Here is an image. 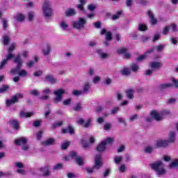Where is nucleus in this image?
<instances>
[{
    "label": "nucleus",
    "mask_w": 178,
    "mask_h": 178,
    "mask_svg": "<svg viewBox=\"0 0 178 178\" xmlns=\"http://www.w3.org/2000/svg\"><path fill=\"white\" fill-rule=\"evenodd\" d=\"M69 145H70V142H65L62 144L61 149H66L67 148V147H69Z\"/></svg>",
    "instance_id": "nucleus-59"
},
{
    "label": "nucleus",
    "mask_w": 178,
    "mask_h": 178,
    "mask_svg": "<svg viewBox=\"0 0 178 178\" xmlns=\"http://www.w3.org/2000/svg\"><path fill=\"white\" fill-rule=\"evenodd\" d=\"M150 166L153 170L156 172L158 177H162L166 175L168 170L165 169V164L161 161H156L152 164Z\"/></svg>",
    "instance_id": "nucleus-2"
},
{
    "label": "nucleus",
    "mask_w": 178,
    "mask_h": 178,
    "mask_svg": "<svg viewBox=\"0 0 178 178\" xmlns=\"http://www.w3.org/2000/svg\"><path fill=\"white\" fill-rule=\"evenodd\" d=\"M147 15L149 16V19H150L151 24L155 26V24L158 23V21L156 20V19H155V17H154V13H152V11H151V10H149L147 11Z\"/></svg>",
    "instance_id": "nucleus-15"
},
{
    "label": "nucleus",
    "mask_w": 178,
    "mask_h": 178,
    "mask_svg": "<svg viewBox=\"0 0 178 178\" xmlns=\"http://www.w3.org/2000/svg\"><path fill=\"white\" fill-rule=\"evenodd\" d=\"M162 66V63L159 62H151L149 63V67L153 70H155L156 69H159Z\"/></svg>",
    "instance_id": "nucleus-26"
},
{
    "label": "nucleus",
    "mask_w": 178,
    "mask_h": 178,
    "mask_svg": "<svg viewBox=\"0 0 178 178\" xmlns=\"http://www.w3.org/2000/svg\"><path fill=\"white\" fill-rule=\"evenodd\" d=\"M3 30H8V19L6 18H2Z\"/></svg>",
    "instance_id": "nucleus-36"
},
{
    "label": "nucleus",
    "mask_w": 178,
    "mask_h": 178,
    "mask_svg": "<svg viewBox=\"0 0 178 178\" xmlns=\"http://www.w3.org/2000/svg\"><path fill=\"white\" fill-rule=\"evenodd\" d=\"M66 133H69L70 136H73L74 134V129H73V126L72 125H68L67 129H62V134H66Z\"/></svg>",
    "instance_id": "nucleus-17"
},
{
    "label": "nucleus",
    "mask_w": 178,
    "mask_h": 178,
    "mask_svg": "<svg viewBox=\"0 0 178 178\" xmlns=\"http://www.w3.org/2000/svg\"><path fill=\"white\" fill-rule=\"evenodd\" d=\"M170 29V27L169 26H166L162 31L161 34H163V35H168L169 34V30Z\"/></svg>",
    "instance_id": "nucleus-41"
},
{
    "label": "nucleus",
    "mask_w": 178,
    "mask_h": 178,
    "mask_svg": "<svg viewBox=\"0 0 178 178\" xmlns=\"http://www.w3.org/2000/svg\"><path fill=\"white\" fill-rule=\"evenodd\" d=\"M120 15H122V11H118L117 13L112 17L113 20H117V19H119L120 17Z\"/></svg>",
    "instance_id": "nucleus-53"
},
{
    "label": "nucleus",
    "mask_w": 178,
    "mask_h": 178,
    "mask_svg": "<svg viewBox=\"0 0 178 178\" xmlns=\"http://www.w3.org/2000/svg\"><path fill=\"white\" fill-rule=\"evenodd\" d=\"M15 145H18V146L23 145L24 144H27V138H26L24 137H22L18 139H16L15 140Z\"/></svg>",
    "instance_id": "nucleus-19"
},
{
    "label": "nucleus",
    "mask_w": 178,
    "mask_h": 178,
    "mask_svg": "<svg viewBox=\"0 0 178 178\" xmlns=\"http://www.w3.org/2000/svg\"><path fill=\"white\" fill-rule=\"evenodd\" d=\"M54 144H55V138H50L42 142V145H44V147L54 145Z\"/></svg>",
    "instance_id": "nucleus-18"
},
{
    "label": "nucleus",
    "mask_w": 178,
    "mask_h": 178,
    "mask_svg": "<svg viewBox=\"0 0 178 178\" xmlns=\"http://www.w3.org/2000/svg\"><path fill=\"white\" fill-rule=\"evenodd\" d=\"M97 54H98L99 56L101 59H106V58L109 57V54L104 53V51L101 49H98L96 50Z\"/></svg>",
    "instance_id": "nucleus-20"
},
{
    "label": "nucleus",
    "mask_w": 178,
    "mask_h": 178,
    "mask_svg": "<svg viewBox=\"0 0 178 178\" xmlns=\"http://www.w3.org/2000/svg\"><path fill=\"white\" fill-rule=\"evenodd\" d=\"M51 51H52V47L49 44H46L42 49L44 56H48L51 54Z\"/></svg>",
    "instance_id": "nucleus-13"
},
{
    "label": "nucleus",
    "mask_w": 178,
    "mask_h": 178,
    "mask_svg": "<svg viewBox=\"0 0 178 178\" xmlns=\"http://www.w3.org/2000/svg\"><path fill=\"white\" fill-rule=\"evenodd\" d=\"M117 52L119 54H126V52H127V49L122 47V48L117 49Z\"/></svg>",
    "instance_id": "nucleus-52"
},
{
    "label": "nucleus",
    "mask_w": 178,
    "mask_h": 178,
    "mask_svg": "<svg viewBox=\"0 0 178 178\" xmlns=\"http://www.w3.org/2000/svg\"><path fill=\"white\" fill-rule=\"evenodd\" d=\"M150 115L152 116L147 118H146V122H152V118L155 119V120H156V122H159L161 120H162V116H161V115H159V113H158V112H156V111H153L150 113Z\"/></svg>",
    "instance_id": "nucleus-9"
},
{
    "label": "nucleus",
    "mask_w": 178,
    "mask_h": 178,
    "mask_svg": "<svg viewBox=\"0 0 178 178\" xmlns=\"http://www.w3.org/2000/svg\"><path fill=\"white\" fill-rule=\"evenodd\" d=\"M14 63L17 64V66L10 70L11 74L16 76L18 74L19 77H26L29 73L26 70H22L23 66V61H22V57L18 55L14 59Z\"/></svg>",
    "instance_id": "nucleus-1"
},
{
    "label": "nucleus",
    "mask_w": 178,
    "mask_h": 178,
    "mask_svg": "<svg viewBox=\"0 0 178 178\" xmlns=\"http://www.w3.org/2000/svg\"><path fill=\"white\" fill-rule=\"evenodd\" d=\"M104 111V107L102 106H99L97 107L95 112L96 113H101Z\"/></svg>",
    "instance_id": "nucleus-62"
},
{
    "label": "nucleus",
    "mask_w": 178,
    "mask_h": 178,
    "mask_svg": "<svg viewBox=\"0 0 178 178\" xmlns=\"http://www.w3.org/2000/svg\"><path fill=\"white\" fill-rule=\"evenodd\" d=\"M116 97H117L118 101H122V99H123V94H122L119 91L116 92Z\"/></svg>",
    "instance_id": "nucleus-55"
},
{
    "label": "nucleus",
    "mask_w": 178,
    "mask_h": 178,
    "mask_svg": "<svg viewBox=\"0 0 178 178\" xmlns=\"http://www.w3.org/2000/svg\"><path fill=\"white\" fill-rule=\"evenodd\" d=\"M43 15L45 19H50L52 17V15H54L52 8H51V4H49V1L48 0H44L42 7Z\"/></svg>",
    "instance_id": "nucleus-4"
},
{
    "label": "nucleus",
    "mask_w": 178,
    "mask_h": 178,
    "mask_svg": "<svg viewBox=\"0 0 178 178\" xmlns=\"http://www.w3.org/2000/svg\"><path fill=\"white\" fill-rule=\"evenodd\" d=\"M63 124V122L62 121L54 122L52 124V129H56V127H60V126H62Z\"/></svg>",
    "instance_id": "nucleus-38"
},
{
    "label": "nucleus",
    "mask_w": 178,
    "mask_h": 178,
    "mask_svg": "<svg viewBox=\"0 0 178 178\" xmlns=\"http://www.w3.org/2000/svg\"><path fill=\"white\" fill-rule=\"evenodd\" d=\"M81 143L84 149H87V148H90V145L88 144V143H87V141L84 140V139H81Z\"/></svg>",
    "instance_id": "nucleus-46"
},
{
    "label": "nucleus",
    "mask_w": 178,
    "mask_h": 178,
    "mask_svg": "<svg viewBox=\"0 0 178 178\" xmlns=\"http://www.w3.org/2000/svg\"><path fill=\"white\" fill-rule=\"evenodd\" d=\"M97 9V6L95 4H89L88 6V10H90V12H92Z\"/></svg>",
    "instance_id": "nucleus-50"
},
{
    "label": "nucleus",
    "mask_w": 178,
    "mask_h": 178,
    "mask_svg": "<svg viewBox=\"0 0 178 178\" xmlns=\"http://www.w3.org/2000/svg\"><path fill=\"white\" fill-rule=\"evenodd\" d=\"M33 76L35 77H40V76H42V71L39 70V71L35 72L33 73Z\"/></svg>",
    "instance_id": "nucleus-63"
},
{
    "label": "nucleus",
    "mask_w": 178,
    "mask_h": 178,
    "mask_svg": "<svg viewBox=\"0 0 178 178\" xmlns=\"http://www.w3.org/2000/svg\"><path fill=\"white\" fill-rule=\"evenodd\" d=\"M65 89L60 88L54 92V95L56 97L54 98V104H59L60 101H62V98H63V94H65Z\"/></svg>",
    "instance_id": "nucleus-7"
},
{
    "label": "nucleus",
    "mask_w": 178,
    "mask_h": 178,
    "mask_svg": "<svg viewBox=\"0 0 178 178\" xmlns=\"http://www.w3.org/2000/svg\"><path fill=\"white\" fill-rule=\"evenodd\" d=\"M10 124L13 125V129L15 130H19V124H20V122L17 120H10Z\"/></svg>",
    "instance_id": "nucleus-28"
},
{
    "label": "nucleus",
    "mask_w": 178,
    "mask_h": 178,
    "mask_svg": "<svg viewBox=\"0 0 178 178\" xmlns=\"http://www.w3.org/2000/svg\"><path fill=\"white\" fill-rule=\"evenodd\" d=\"M136 119H138V114H134V115H131L129 118V122H134V120H136Z\"/></svg>",
    "instance_id": "nucleus-56"
},
{
    "label": "nucleus",
    "mask_w": 178,
    "mask_h": 178,
    "mask_svg": "<svg viewBox=\"0 0 178 178\" xmlns=\"http://www.w3.org/2000/svg\"><path fill=\"white\" fill-rule=\"evenodd\" d=\"M138 30L139 31H147V30H148V27L144 24H140L138 26Z\"/></svg>",
    "instance_id": "nucleus-34"
},
{
    "label": "nucleus",
    "mask_w": 178,
    "mask_h": 178,
    "mask_svg": "<svg viewBox=\"0 0 178 178\" xmlns=\"http://www.w3.org/2000/svg\"><path fill=\"white\" fill-rule=\"evenodd\" d=\"M44 81L50 84H56L58 83V78L55 77L52 74H47L44 76Z\"/></svg>",
    "instance_id": "nucleus-10"
},
{
    "label": "nucleus",
    "mask_w": 178,
    "mask_h": 178,
    "mask_svg": "<svg viewBox=\"0 0 178 178\" xmlns=\"http://www.w3.org/2000/svg\"><path fill=\"white\" fill-rule=\"evenodd\" d=\"M60 26L64 31H66L67 30V29H69V25L65 21H62L61 22H60Z\"/></svg>",
    "instance_id": "nucleus-30"
},
{
    "label": "nucleus",
    "mask_w": 178,
    "mask_h": 178,
    "mask_svg": "<svg viewBox=\"0 0 178 178\" xmlns=\"http://www.w3.org/2000/svg\"><path fill=\"white\" fill-rule=\"evenodd\" d=\"M121 73L123 76H129V74H131L130 70L129 68H124L122 71Z\"/></svg>",
    "instance_id": "nucleus-40"
},
{
    "label": "nucleus",
    "mask_w": 178,
    "mask_h": 178,
    "mask_svg": "<svg viewBox=\"0 0 178 178\" xmlns=\"http://www.w3.org/2000/svg\"><path fill=\"white\" fill-rule=\"evenodd\" d=\"M15 166H16V168H18V169H24V164H23V163L22 162H16L15 163Z\"/></svg>",
    "instance_id": "nucleus-51"
},
{
    "label": "nucleus",
    "mask_w": 178,
    "mask_h": 178,
    "mask_svg": "<svg viewBox=\"0 0 178 178\" xmlns=\"http://www.w3.org/2000/svg\"><path fill=\"white\" fill-rule=\"evenodd\" d=\"M8 64V60L4 59L3 61H1L0 64V70L3 69L5 67V65Z\"/></svg>",
    "instance_id": "nucleus-57"
},
{
    "label": "nucleus",
    "mask_w": 178,
    "mask_h": 178,
    "mask_svg": "<svg viewBox=\"0 0 178 178\" xmlns=\"http://www.w3.org/2000/svg\"><path fill=\"white\" fill-rule=\"evenodd\" d=\"M120 111V107H114L111 111V115H116V113H118V112H119Z\"/></svg>",
    "instance_id": "nucleus-48"
},
{
    "label": "nucleus",
    "mask_w": 178,
    "mask_h": 178,
    "mask_svg": "<svg viewBox=\"0 0 178 178\" xmlns=\"http://www.w3.org/2000/svg\"><path fill=\"white\" fill-rule=\"evenodd\" d=\"M101 159H102V156L101 154H97L95 159L94 165L91 168H85V171L86 172V173H88V175H92V173H94V170H99V169L102 168L103 165Z\"/></svg>",
    "instance_id": "nucleus-3"
},
{
    "label": "nucleus",
    "mask_w": 178,
    "mask_h": 178,
    "mask_svg": "<svg viewBox=\"0 0 178 178\" xmlns=\"http://www.w3.org/2000/svg\"><path fill=\"white\" fill-rule=\"evenodd\" d=\"M29 94H31V95H33V97H38L40 95V92L37 89L31 90Z\"/></svg>",
    "instance_id": "nucleus-44"
},
{
    "label": "nucleus",
    "mask_w": 178,
    "mask_h": 178,
    "mask_svg": "<svg viewBox=\"0 0 178 178\" xmlns=\"http://www.w3.org/2000/svg\"><path fill=\"white\" fill-rule=\"evenodd\" d=\"M9 90V86L4 85L1 88H0V93L2 94V92H6Z\"/></svg>",
    "instance_id": "nucleus-43"
},
{
    "label": "nucleus",
    "mask_w": 178,
    "mask_h": 178,
    "mask_svg": "<svg viewBox=\"0 0 178 178\" xmlns=\"http://www.w3.org/2000/svg\"><path fill=\"white\" fill-rule=\"evenodd\" d=\"M75 161L77 165H79V166H83V165H84V163L83 162V159H81V157H76L75 159Z\"/></svg>",
    "instance_id": "nucleus-45"
},
{
    "label": "nucleus",
    "mask_w": 178,
    "mask_h": 178,
    "mask_svg": "<svg viewBox=\"0 0 178 178\" xmlns=\"http://www.w3.org/2000/svg\"><path fill=\"white\" fill-rule=\"evenodd\" d=\"M169 146V141L166 140H159L156 143V148H166Z\"/></svg>",
    "instance_id": "nucleus-12"
},
{
    "label": "nucleus",
    "mask_w": 178,
    "mask_h": 178,
    "mask_svg": "<svg viewBox=\"0 0 178 178\" xmlns=\"http://www.w3.org/2000/svg\"><path fill=\"white\" fill-rule=\"evenodd\" d=\"M113 143V138H107L104 141L99 143L96 147L97 152H104L106 149L107 144H112Z\"/></svg>",
    "instance_id": "nucleus-6"
},
{
    "label": "nucleus",
    "mask_w": 178,
    "mask_h": 178,
    "mask_svg": "<svg viewBox=\"0 0 178 178\" xmlns=\"http://www.w3.org/2000/svg\"><path fill=\"white\" fill-rule=\"evenodd\" d=\"M39 172H40V175L44 176V177H47V176H51V171L49 170V165H45L44 167L38 168Z\"/></svg>",
    "instance_id": "nucleus-11"
},
{
    "label": "nucleus",
    "mask_w": 178,
    "mask_h": 178,
    "mask_svg": "<svg viewBox=\"0 0 178 178\" xmlns=\"http://www.w3.org/2000/svg\"><path fill=\"white\" fill-rule=\"evenodd\" d=\"M87 24V19L85 18H79L77 21L72 22V26L76 30H83Z\"/></svg>",
    "instance_id": "nucleus-5"
},
{
    "label": "nucleus",
    "mask_w": 178,
    "mask_h": 178,
    "mask_svg": "<svg viewBox=\"0 0 178 178\" xmlns=\"http://www.w3.org/2000/svg\"><path fill=\"white\" fill-rule=\"evenodd\" d=\"M76 10L74 8H68L65 10V15L66 17H72L76 16Z\"/></svg>",
    "instance_id": "nucleus-16"
},
{
    "label": "nucleus",
    "mask_w": 178,
    "mask_h": 178,
    "mask_svg": "<svg viewBox=\"0 0 178 178\" xmlns=\"http://www.w3.org/2000/svg\"><path fill=\"white\" fill-rule=\"evenodd\" d=\"M28 19L29 22H31L34 19V12L30 11L28 13Z\"/></svg>",
    "instance_id": "nucleus-54"
},
{
    "label": "nucleus",
    "mask_w": 178,
    "mask_h": 178,
    "mask_svg": "<svg viewBox=\"0 0 178 178\" xmlns=\"http://www.w3.org/2000/svg\"><path fill=\"white\" fill-rule=\"evenodd\" d=\"M125 5L128 8H131L133 6V0H126Z\"/></svg>",
    "instance_id": "nucleus-58"
},
{
    "label": "nucleus",
    "mask_w": 178,
    "mask_h": 178,
    "mask_svg": "<svg viewBox=\"0 0 178 178\" xmlns=\"http://www.w3.org/2000/svg\"><path fill=\"white\" fill-rule=\"evenodd\" d=\"M100 34L101 35H104V34H106V40L112 41V37L113 35V34H112V32H106V29H102Z\"/></svg>",
    "instance_id": "nucleus-14"
},
{
    "label": "nucleus",
    "mask_w": 178,
    "mask_h": 178,
    "mask_svg": "<svg viewBox=\"0 0 178 178\" xmlns=\"http://www.w3.org/2000/svg\"><path fill=\"white\" fill-rule=\"evenodd\" d=\"M33 115H34L33 112L26 113L24 111H21L19 112V117L22 118H31Z\"/></svg>",
    "instance_id": "nucleus-24"
},
{
    "label": "nucleus",
    "mask_w": 178,
    "mask_h": 178,
    "mask_svg": "<svg viewBox=\"0 0 178 178\" xmlns=\"http://www.w3.org/2000/svg\"><path fill=\"white\" fill-rule=\"evenodd\" d=\"M128 99H133L134 98V89L129 88L125 91Z\"/></svg>",
    "instance_id": "nucleus-23"
},
{
    "label": "nucleus",
    "mask_w": 178,
    "mask_h": 178,
    "mask_svg": "<svg viewBox=\"0 0 178 178\" xmlns=\"http://www.w3.org/2000/svg\"><path fill=\"white\" fill-rule=\"evenodd\" d=\"M82 108L83 107L81 106V103H76L75 106H74L73 108V111H74L75 112H80Z\"/></svg>",
    "instance_id": "nucleus-31"
},
{
    "label": "nucleus",
    "mask_w": 178,
    "mask_h": 178,
    "mask_svg": "<svg viewBox=\"0 0 178 178\" xmlns=\"http://www.w3.org/2000/svg\"><path fill=\"white\" fill-rule=\"evenodd\" d=\"M24 19L25 17L23 14H17L16 16V20H17V22H23Z\"/></svg>",
    "instance_id": "nucleus-42"
},
{
    "label": "nucleus",
    "mask_w": 178,
    "mask_h": 178,
    "mask_svg": "<svg viewBox=\"0 0 178 178\" xmlns=\"http://www.w3.org/2000/svg\"><path fill=\"white\" fill-rule=\"evenodd\" d=\"M79 4L76 5V8L81 10V12H84V5L87 3V0H79Z\"/></svg>",
    "instance_id": "nucleus-22"
},
{
    "label": "nucleus",
    "mask_w": 178,
    "mask_h": 178,
    "mask_svg": "<svg viewBox=\"0 0 178 178\" xmlns=\"http://www.w3.org/2000/svg\"><path fill=\"white\" fill-rule=\"evenodd\" d=\"M168 144L173 143L176 141V133L174 131H170L169 138H168Z\"/></svg>",
    "instance_id": "nucleus-25"
},
{
    "label": "nucleus",
    "mask_w": 178,
    "mask_h": 178,
    "mask_svg": "<svg viewBox=\"0 0 178 178\" xmlns=\"http://www.w3.org/2000/svg\"><path fill=\"white\" fill-rule=\"evenodd\" d=\"M173 87L172 83H161L159 86V90H166V88H170Z\"/></svg>",
    "instance_id": "nucleus-29"
},
{
    "label": "nucleus",
    "mask_w": 178,
    "mask_h": 178,
    "mask_svg": "<svg viewBox=\"0 0 178 178\" xmlns=\"http://www.w3.org/2000/svg\"><path fill=\"white\" fill-rule=\"evenodd\" d=\"M10 42V34H4L3 35V45H8L9 42Z\"/></svg>",
    "instance_id": "nucleus-27"
},
{
    "label": "nucleus",
    "mask_w": 178,
    "mask_h": 178,
    "mask_svg": "<svg viewBox=\"0 0 178 178\" xmlns=\"http://www.w3.org/2000/svg\"><path fill=\"white\" fill-rule=\"evenodd\" d=\"M22 149L23 151H29V149H30V146L27 143H25L22 145Z\"/></svg>",
    "instance_id": "nucleus-60"
},
{
    "label": "nucleus",
    "mask_w": 178,
    "mask_h": 178,
    "mask_svg": "<svg viewBox=\"0 0 178 178\" xmlns=\"http://www.w3.org/2000/svg\"><path fill=\"white\" fill-rule=\"evenodd\" d=\"M122 161H123V157L122 156H115L114 157V162L116 165H119Z\"/></svg>",
    "instance_id": "nucleus-33"
},
{
    "label": "nucleus",
    "mask_w": 178,
    "mask_h": 178,
    "mask_svg": "<svg viewBox=\"0 0 178 178\" xmlns=\"http://www.w3.org/2000/svg\"><path fill=\"white\" fill-rule=\"evenodd\" d=\"M152 151H154V148L152 146H147L144 149L145 154H152Z\"/></svg>",
    "instance_id": "nucleus-32"
},
{
    "label": "nucleus",
    "mask_w": 178,
    "mask_h": 178,
    "mask_svg": "<svg viewBox=\"0 0 178 178\" xmlns=\"http://www.w3.org/2000/svg\"><path fill=\"white\" fill-rule=\"evenodd\" d=\"M23 98V94L17 93L15 95L13 96L10 99L6 100L7 106H10V105H13L16 104V102H19V99H22Z\"/></svg>",
    "instance_id": "nucleus-8"
},
{
    "label": "nucleus",
    "mask_w": 178,
    "mask_h": 178,
    "mask_svg": "<svg viewBox=\"0 0 178 178\" xmlns=\"http://www.w3.org/2000/svg\"><path fill=\"white\" fill-rule=\"evenodd\" d=\"M93 26H94L95 29H101V22L97 21V22L93 23Z\"/></svg>",
    "instance_id": "nucleus-61"
},
{
    "label": "nucleus",
    "mask_w": 178,
    "mask_h": 178,
    "mask_svg": "<svg viewBox=\"0 0 178 178\" xmlns=\"http://www.w3.org/2000/svg\"><path fill=\"white\" fill-rule=\"evenodd\" d=\"M83 91L82 90H74L72 91V95H74V97H79L80 95H83Z\"/></svg>",
    "instance_id": "nucleus-37"
},
{
    "label": "nucleus",
    "mask_w": 178,
    "mask_h": 178,
    "mask_svg": "<svg viewBox=\"0 0 178 178\" xmlns=\"http://www.w3.org/2000/svg\"><path fill=\"white\" fill-rule=\"evenodd\" d=\"M17 56L15 57V54H12V53L10 52H8V54L6 56V60H10V59H13L14 58V60L16 58Z\"/></svg>",
    "instance_id": "nucleus-47"
},
{
    "label": "nucleus",
    "mask_w": 178,
    "mask_h": 178,
    "mask_svg": "<svg viewBox=\"0 0 178 178\" xmlns=\"http://www.w3.org/2000/svg\"><path fill=\"white\" fill-rule=\"evenodd\" d=\"M90 88H91V83L90 82H86L83 84V90H82L83 94H88Z\"/></svg>",
    "instance_id": "nucleus-21"
},
{
    "label": "nucleus",
    "mask_w": 178,
    "mask_h": 178,
    "mask_svg": "<svg viewBox=\"0 0 178 178\" xmlns=\"http://www.w3.org/2000/svg\"><path fill=\"white\" fill-rule=\"evenodd\" d=\"M172 81L174 83L175 88H178V80L175 79V78H172Z\"/></svg>",
    "instance_id": "nucleus-64"
},
{
    "label": "nucleus",
    "mask_w": 178,
    "mask_h": 178,
    "mask_svg": "<svg viewBox=\"0 0 178 178\" xmlns=\"http://www.w3.org/2000/svg\"><path fill=\"white\" fill-rule=\"evenodd\" d=\"M156 49L157 52H162L165 49V44H159L156 47Z\"/></svg>",
    "instance_id": "nucleus-49"
},
{
    "label": "nucleus",
    "mask_w": 178,
    "mask_h": 178,
    "mask_svg": "<svg viewBox=\"0 0 178 178\" xmlns=\"http://www.w3.org/2000/svg\"><path fill=\"white\" fill-rule=\"evenodd\" d=\"M54 170H60V169H63V163H57L54 166Z\"/></svg>",
    "instance_id": "nucleus-39"
},
{
    "label": "nucleus",
    "mask_w": 178,
    "mask_h": 178,
    "mask_svg": "<svg viewBox=\"0 0 178 178\" xmlns=\"http://www.w3.org/2000/svg\"><path fill=\"white\" fill-rule=\"evenodd\" d=\"M131 69L132 72H138V70H140V66L137 64L134 63L131 65Z\"/></svg>",
    "instance_id": "nucleus-35"
}]
</instances>
